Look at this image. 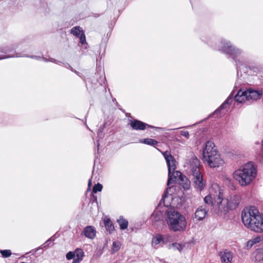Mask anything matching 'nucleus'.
I'll list each match as a JSON object with an SVG mask.
<instances>
[{"label": "nucleus", "instance_id": "nucleus-18", "mask_svg": "<svg viewBox=\"0 0 263 263\" xmlns=\"http://www.w3.org/2000/svg\"><path fill=\"white\" fill-rule=\"evenodd\" d=\"M130 126L135 130H143L145 129L146 126L155 128L149 125L146 124L139 120H134L130 122Z\"/></svg>", "mask_w": 263, "mask_h": 263}, {"label": "nucleus", "instance_id": "nucleus-35", "mask_svg": "<svg viewBox=\"0 0 263 263\" xmlns=\"http://www.w3.org/2000/svg\"><path fill=\"white\" fill-rule=\"evenodd\" d=\"M79 37H80V40L81 44H84L86 43L85 35L84 33H81V35Z\"/></svg>", "mask_w": 263, "mask_h": 263}, {"label": "nucleus", "instance_id": "nucleus-7", "mask_svg": "<svg viewBox=\"0 0 263 263\" xmlns=\"http://www.w3.org/2000/svg\"><path fill=\"white\" fill-rule=\"evenodd\" d=\"M209 192V194L204 198V201L206 204L211 205L216 209L223 197V191L217 183H213Z\"/></svg>", "mask_w": 263, "mask_h": 263}, {"label": "nucleus", "instance_id": "nucleus-3", "mask_svg": "<svg viewBox=\"0 0 263 263\" xmlns=\"http://www.w3.org/2000/svg\"><path fill=\"white\" fill-rule=\"evenodd\" d=\"M202 160L210 167L218 168L222 167L225 161L215 147L214 142L207 141L202 153Z\"/></svg>", "mask_w": 263, "mask_h": 263}, {"label": "nucleus", "instance_id": "nucleus-14", "mask_svg": "<svg viewBox=\"0 0 263 263\" xmlns=\"http://www.w3.org/2000/svg\"><path fill=\"white\" fill-rule=\"evenodd\" d=\"M208 213V210L205 205H201L198 208L195 212L194 218L196 221L203 220Z\"/></svg>", "mask_w": 263, "mask_h": 263}, {"label": "nucleus", "instance_id": "nucleus-37", "mask_svg": "<svg viewBox=\"0 0 263 263\" xmlns=\"http://www.w3.org/2000/svg\"><path fill=\"white\" fill-rule=\"evenodd\" d=\"M181 135L184 137H186V138H188L189 137V133L187 131H186V130H182L181 132Z\"/></svg>", "mask_w": 263, "mask_h": 263}, {"label": "nucleus", "instance_id": "nucleus-36", "mask_svg": "<svg viewBox=\"0 0 263 263\" xmlns=\"http://www.w3.org/2000/svg\"><path fill=\"white\" fill-rule=\"evenodd\" d=\"M3 51H2V49L0 48V60L10 58L11 57H6L3 54ZM19 56L16 55V56H13L12 57H18Z\"/></svg>", "mask_w": 263, "mask_h": 263}, {"label": "nucleus", "instance_id": "nucleus-40", "mask_svg": "<svg viewBox=\"0 0 263 263\" xmlns=\"http://www.w3.org/2000/svg\"><path fill=\"white\" fill-rule=\"evenodd\" d=\"M262 263H263V259H262Z\"/></svg>", "mask_w": 263, "mask_h": 263}, {"label": "nucleus", "instance_id": "nucleus-29", "mask_svg": "<svg viewBox=\"0 0 263 263\" xmlns=\"http://www.w3.org/2000/svg\"><path fill=\"white\" fill-rule=\"evenodd\" d=\"M121 244L119 241H114L111 248V253H115L118 251L120 248Z\"/></svg>", "mask_w": 263, "mask_h": 263}, {"label": "nucleus", "instance_id": "nucleus-4", "mask_svg": "<svg viewBox=\"0 0 263 263\" xmlns=\"http://www.w3.org/2000/svg\"><path fill=\"white\" fill-rule=\"evenodd\" d=\"M256 168L251 162L242 165L233 173L234 178L243 186L250 184L256 178Z\"/></svg>", "mask_w": 263, "mask_h": 263}, {"label": "nucleus", "instance_id": "nucleus-16", "mask_svg": "<svg viewBox=\"0 0 263 263\" xmlns=\"http://www.w3.org/2000/svg\"><path fill=\"white\" fill-rule=\"evenodd\" d=\"M247 96V90L240 89L234 97L235 100L239 103H244L249 101Z\"/></svg>", "mask_w": 263, "mask_h": 263}, {"label": "nucleus", "instance_id": "nucleus-15", "mask_svg": "<svg viewBox=\"0 0 263 263\" xmlns=\"http://www.w3.org/2000/svg\"><path fill=\"white\" fill-rule=\"evenodd\" d=\"M167 242L165 236H163L161 235L157 234L155 236L152 240V245L153 247L158 248L160 245Z\"/></svg>", "mask_w": 263, "mask_h": 263}, {"label": "nucleus", "instance_id": "nucleus-27", "mask_svg": "<svg viewBox=\"0 0 263 263\" xmlns=\"http://www.w3.org/2000/svg\"><path fill=\"white\" fill-rule=\"evenodd\" d=\"M118 222L120 225V228L122 230L126 229L128 226V221L122 217H120L118 220Z\"/></svg>", "mask_w": 263, "mask_h": 263}, {"label": "nucleus", "instance_id": "nucleus-6", "mask_svg": "<svg viewBox=\"0 0 263 263\" xmlns=\"http://www.w3.org/2000/svg\"><path fill=\"white\" fill-rule=\"evenodd\" d=\"M189 166L190 173L192 176L193 185L198 191H202L206 185L203 179V175L200 171V161L196 157H192L190 161Z\"/></svg>", "mask_w": 263, "mask_h": 263}, {"label": "nucleus", "instance_id": "nucleus-1", "mask_svg": "<svg viewBox=\"0 0 263 263\" xmlns=\"http://www.w3.org/2000/svg\"><path fill=\"white\" fill-rule=\"evenodd\" d=\"M244 226L256 233L263 232V214L255 206L245 209L241 213Z\"/></svg>", "mask_w": 263, "mask_h": 263}, {"label": "nucleus", "instance_id": "nucleus-32", "mask_svg": "<svg viewBox=\"0 0 263 263\" xmlns=\"http://www.w3.org/2000/svg\"><path fill=\"white\" fill-rule=\"evenodd\" d=\"M251 239L252 240V241H253V242L254 243V244H255L257 243H259L261 240H262L263 236H257L256 237L252 238Z\"/></svg>", "mask_w": 263, "mask_h": 263}, {"label": "nucleus", "instance_id": "nucleus-34", "mask_svg": "<svg viewBox=\"0 0 263 263\" xmlns=\"http://www.w3.org/2000/svg\"><path fill=\"white\" fill-rule=\"evenodd\" d=\"M254 245L253 241L252 239L249 240L247 243L246 245V248L247 249H250L252 247V246Z\"/></svg>", "mask_w": 263, "mask_h": 263}, {"label": "nucleus", "instance_id": "nucleus-2", "mask_svg": "<svg viewBox=\"0 0 263 263\" xmlns=\"http://www.w3.org/2000/svg\"><path fill=\"white\" fill-rule=\"evenodd\" d=\"M244 226L256 233L263 232V214L255 206L245 209L241 213Z\"/></svg>", "mask_w": 263, "mask_h": 263}, {"label": "nucleus", "instance_id": "nucleus-5", "mask_svg": "<svg viewBox=\"0 0 263 263\" xmlns=\"http://www.w3.org/2000/svg\"><path fill=\"white\" fill-rule=\"evenodd\" d=\"M167 223L171 230L174 232L184 231L186 227L184 216L174 209H169L166 211Z\"/></svg>", "mask_w": 263, "mask_h": 263}, {"label": "nucleus", "instance_id": "nucleus-20", "mask_svg": "<svg viewBox=\"0 0 263 263\" xmlns=\"http://www.w3.org/2000/svg\"><path fill=\"white\" fill-rule=\"evenodd\" d=\"M74 258L72 263H80L84 257V252L80 249H77L74 251Z\"/></svg>", "mask_w": 263, "mask_h": 263}, {"label": "nucleus", "instance_id": "nucleus-28", "mask_svg": "<svg viewBox=\"0 0 263 263\" xmlns=\"http://www.w3.org/2000/svg\"><path fill=\"white\" fill-rule=\"evenodd\" d=\"M140 142L150 145H154L157 143L156 140L149 138L141 140Z\"/></svg>", "mask_w": 263, "mask_h": 263}, {"label": "nucleus", "instance_id": "nucleus-24", "mask_svg": "<svg viewBox=\"0 0 263 263\" xmlns=\"http://www.w3.org/2000/svg\"><path fill=\"white\" fill-rule=\"evenodd\" d=\"M104 221L106 230L109 233L112 232L114 230V227L111 220L108 218L105 217Z\"/></svg>", "mask_w": 263, "mask_h": 263}, {"label": "nucleus", "instance_id": "nucleus-23", "mask_svg": "<svg viewBox=\"0 0 263 263\" xmlns=\"http://www.w3.org/2000/svg\"><path fill=\"white\" fill-rule=\"evenodd\" d=\"M254 258L255 261L258 262L262 261L263 260V250H256L253 253Z\"/></svg>", "mask_w": 263, "mask_h": 263}, {"label": "nucleus", "instance_id": "nucleus-8", "mask_svg": "<svg viewBox=\"0 0 263 263\" xmlns=\"http://www.w3.org/2000/svg\"><path fill=\"white\" fill-rule=\"evenodd\" d=\"M240 201L241 197L239 195L232 194L229 195L226 199H223L222 198L216 209L219 212L224 214L227 213L229 211L236 209L239 204Z\"/></svg>", "mask_w": 263, "mask_h": 263}, {"label": "nucleus", "instance_id": "nucleus-11", "mask_svg": "<svg viewBox=\"0 0 263 263\" xmlns=\"http://www.w3.org/2000/svg\"><path fill=\"white\" fill-rule=\"evenodd\" d=\"M175 173H176V175L173 177L172 182L177 179L184 190H189L191 184L190 180L185 176L182 175L180 172H176Z\"/></svg>", "mask_w": 263, "mask_h": 263}, {"label": "nucleus", "instance_id": "nucleus-33", "mask_svg": "<svg viewBox=\"0 0 263 263\" xmlns=\"http://www.w3.org/2000/svg\"><path fill=\"white\" fill-rule=\"evenodd\" d=\"M66 258L68 260L69 259H71L72 258H74L75 256H74V252H69L67 253L66 254Z\"/></svg>", "mask_w": 263, "mask_h": 263}, {"label": "nucleus", "instance_id": "nucleus-26", "mask_svg": "<svg viewBox=\"0 0 263 263\" xmlns=\"http://www.w3.org/2000/svg\"><path fill=\"white\" fill-rule=\"evenodd\" d=\"M168 249L174 251L178 250L181 252L183 249L182 246L178 243H173L168 245Z\"/></svg>", "mask_w": 263, "mask_h": 263}, {"label": "nucleus", "instance_id": "nucleus-25", "mask_svg": "<svg viewBox=\"0 0 263 263\" xmlns=\"http://www.w3.org/2000/svg\"><path fill=\"white\" fill-rule=\"evenodd\" d=\"M71 33L74 35L79 37L81 35V33H83L84 32L80 27L76 26L71 29Z\"/></svg>", "mask_w": 263, "mask_h": 263}, {"label": "nucleus", "instance_id": "nucleus-39", "mask_svg": "<svg viewBox=\"0 0 263 263\" xmlns=\"http://www.w3.org/2000/svg\"><path fill=\"white\" fill-rule=\"evenodd\" d=\"M262 144L263 145V139H262Z\"/></svg>", "mask_w": 263, "mask_h": 263}, {"label": "nucleus", "instance_id": "nucleus-13", "mask_svg": "<svg viewBox=\"0 0 263 263\" xmlns=\"http://www.w3.org/2000/svg\"><path fill=\"white\" fill-rule=\"evenodd\" d=\"M219 256L221 263H232L233 254L231 252L227 250L221 251L219 252Z\"/></svg>", "mask_w": 263, "mask_h": 263}, {"label": "nucleus", "instance_id": "nucleus-19", "mask_svg": "<svg viewBox=\"0 0 263 263\" xmlns=\"http://www.w3.org/2000/svg\"><path fill=\"white\" fill-rule=\"evenodd\" d=\"M96 229L92 226H87L84 229L83 234L87 237L92 239L96 236Z\"/></svg>", "mask_w": 263, "mask_h": 263}, {"label": "nucleus", "instance_id": "nucleus-17", "mask_svg": "<svg viewBox=\"0 0 263 263\" xmlns=\"http://www.w3.org/2000/svg\"><path fill=\"white\" fill-rule=\"evenodd\" d=\"M247 90L248 97L249 101L256 100L261 98L262 96V91L259 90H254L252 89H248Z\"/></svg>", "mask_w": 263, "mask_h": 263}, {"label": "nucleus", "instance_id": "nucleus-10", "mask_svg": "<svg viewBox=\"0 0 263 263\" xmlns=\"http://www.w3.org/2000/svg\"><path fill=\"white\" fill-rule=\"evenodd\" d=\"M175 189L173 186H169L167 189L165 195L161 200V202H163L164 206H176L175 200H177L178 198L172 194L173 191Z\"/></svg>", "mask_w": 263, "mask_h": 263}, {"label": "nucleus", "instance_id": "nucleus-38", "mask_svg": "<svg viewBox=\"0 0 263 263\" xmlns=\"http://www.w3.org/2000/svg\"><path fill=\"white\" fill-rule=\"evenodd\" d=\"M91 179H90V180H89V182H88V190H89V189H90V186H91Z\"/></svg>", "mask_w": 263, "mask_h": 263}, {"label": "nucleus", "instance_id": "nucleus-12", "mask_svg": "<svg viewBox=\"0 0 263 263\" xmlns=\"http://www.w3.org/2000/svg\"><path fill=\"white\" fill-rule=\"evenodd\" d=\"M222 50L223 52L236 57L241 53V50L232 46L230 42H224Z\"/></svg>", "mask_w": 263, "mask_h": 263}, {"label": "nucleus", "instance_id": "nucleus-9", "mask_svg": "<svg viewBox=\"0 0 263 263\" xmlns=\"http://www.w3.org/2000/svg\"><path fill=\"white\" fill-rule=\"evenodd\" d=\"M168 170V179L167 181V185L169 186L172 183V180H173V177L176 175L175 171L176 168V162L174 157L170 152L166 151L162 153Z\"/></svg>", "mask_w": 263, "mask_h": 263}, {"label": "nucleus", "instance_id": "nucleus-30", "mask_svg": "<svg viewBox=\"0 0 263 263\" xmlns=\"http://www.w3.org/2000/svg\"><path fill=\"white\" fill-rule=\"evenodd\" d=\"M103 186L100 183L95 184L93 187L92 191L94 193H96L97 192H101L102 190Z\"/></svg>", "mask_w": 263, "mask_h": 263}, {"label": "nucleus", "instance_id": "nucleus-31", "mask_svg": "<svg viewBox=\"0 0 263 263\" xmlns=\"http://www.w3.org/2000/svg\"><path fill=\"white\" fill-rule=\"evenodd\" d=\"M0 252L4 257H9L11 254V251L9 250H1Z\"/></svg>", "mask_w": 263, "mask_h": 263}, {"label": "nucleus", "instance_id": "nucleus-21", "mask_svg": "<svg viewBox=\"0 0 263 263\" xmlns=\"http://www.w3.org/2000/svg\"><path fill=\"white\" fill-rule=\"evenodd\" d=\"M233 94L232 93L229 96L227 99L223 103V104L215 111V113H217L221 110L226 108L227 106L230 104L233 101Z\"/></svg>", "mask_w": 263, "mask_h": 263}, {"label": "nucleus", "instance_id": "nucleus-22", "mask_svg": "<svg viewBox=\"0 0 263 263\" xmlns=\"http://www.w3.org/2000/svg\"><path fill=\"white\" fill-rule=\"evenodd\" d=\"M162 218V213L158 211V210H155L152 215V220L154 221L155 223L158 222H161Z\"/></svg>", "mask_w": 263, "mask_h": 263}]
</instances>
